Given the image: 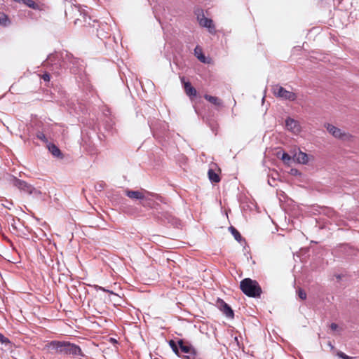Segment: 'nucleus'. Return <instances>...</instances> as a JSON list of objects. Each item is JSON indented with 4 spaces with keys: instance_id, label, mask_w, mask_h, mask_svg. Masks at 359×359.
<instances>
[{
    "instance_id": "1",
    "label": "nucleus",
    "mask_w": 359,
    "mask_h": 359,
    "mask_svg": "<svg viewBox=\"0 0 359 359\" xmlns=\"http://www.w3.org/2000/svg\"><path fill=\"white\" fill-rule=\"evenodd\" d=\"M47 346L52 353L70 355L74 357L84 355L78 345L67 341H51L47 344Z\"/></svg>"
},
{
    "instance_id": "2",
    "label": "nucleus",
    "mask_w": 359,
    "mask_h": 359,
    "mask_svg": "<svg viewBox=\"0 0 359 359\" xmlns=\"http://www.w3.org/2000/svg\"><path fill=\"white\" fill-rule=\"evenodd\" d=\"M64 57V53H50L43 62V65L53 74L60 75L66 69L67 62L65 61Z\"/></svg>"
},
{
    "instance_id": "3",
    "label": "nucleus",
    "mask_w": 359,
    "mask_h": 359,
    "mask_svg": "<svg viewBox=\"0 0 359 359\" xmlns=\"http://www.w3.org/2000/svg\"><path fill=\"white\" fill-rule=\"evenodd\" d=\"M240 288L245 295L250 297H259L262 292L258 282L249 278H244L241 281Z\"/></svg>"
},
{
    "instance_id": "4",
    "label": "nucleus",
    "mask_w": 359,
    "mask_h": 359,
    "mask_svg": "<svg viewBox=\"0 0 359 359\" xmlns=\"http://www.w3.org/2000/svg\"><path fill=\"white\" fill-rule=\"evenodd\" d=\"M152 214L156 219L164 224H170L175 227H178L180 225V221L177 218L169 211L163 209L161 206L157 210L153 212Z\"/></svg>"
},
{
    "instance_id": "5",
    "label": "nucleus",
    "mask_w": 359,
    "mask_h": 359,
    "mask_svg": "<svg viewBox=\"0 0 359 359\" xmlns=\"http://www.w3.org/2000/svg\"><path fill=\"white\" fill-rule=\"evenodd\" d=\"M11 181L13 185L17 187L21 191L27 193L29 195H33L35 197H39L41 195V192L39 190L35 189L32 185L28 184L24 180H21L14 176H11Z\"/></svg>"
},
{
    "instance_id": "6",
    "label": "nucleus",
    "mask_w": 359,
    "mask_h": 359,
    "mask_svg": "<svg viewBox=\"0 0 359 359\" xmlns=\"http://www.w3.org/2000/svg\"><path fill=\"white\" fill-rule=\"evenodd\" d=\"M65 61L67 62L66 69L69 68L72 74H79L83 69V61L68 52L65 53Z\"/></svg>"
},
{
    "instance_id": "7",
    "label": "nucleus",
    "mask_w": 359,
    "mask_h": 359,
    "mask_svg": "<svg viewBox=\"0 0 359 359\" xmlns=\"http://www.w3.org/2000/svg\"><path fill=\"white\" fill-rule=\"evenodd\" d=\"M325 128L334 137L343 140V141H349L352 138V135L348 133H346L341 130L340 128H337L336 126L330 124V123H325Z\"/></svg>"
},
{
    "instance_id": "8",
    "label": "nucleus",
    "mask_w": 359,
    "mask_h": 359,
    "mask_svg": "<svg viewBox=\"0 0 359 359\" xmlns=\"http://www.w3.org/2000/svg\"><path fill=\"white\" fill-rule=\"evenodd\" d=\"M272 91L276 97L285 100L294 101L297 97L294 93L288 91L279 85L273 86Z\"/></svg>"
},
{
    "instance_id": "9",
    "label": "nucleus",
    "mask_w": 359,
    "mask_h": 359,
    "mask_svg": "<svg viewBox=\"0 0 359 359\" xmlns=\"http://www.w3.org/2000/svg\"><path fill=\"white\" fill-rule=\"evenodd\" d=\"M154 196L153 194L146 191L144 194V198L141 200L140 204L143 207L153 209V212L157 210L160 205L152 199Z\"/></svg>"
},
{
    "instance_id": "10",
    "label": "nucleus",
    "mask_w": 359,
    "mask_h": 359,
    "mask_svg": "<svg viewBox=\"0 0 359 359\" xmlns=\"http://www.w3.org/2000/svg\"><path fill=\"white\" fill-rule=\"evenodd\" d=\"M216 306L227 318H233L234 317L233 311L223 299L218 298Z\"/></svg>"
},
{
    "instance_id": "11",
    "label": "nucleus",
    "mask_w": 359,
    "mask_h": 359,
    "mask_svg": "<svg viewBox=\"0 0 359 359\" xmlns=\"http://www.w3.org/2000/svg\"><path fill=\"white\" fill-rule=\"evenodd\" d=\"M199 25L201 27H206L208 29L210 33L214 34L215 32V27L213 24V21L210 19L207 18L204 16V15H202L201 17L199 15L197 17Z\"/></svg>"
},
{
    "instance_id": "12",
    "label": "nucleus",
    "mask_w": 359,
    "mask_h": 359,
    "mask_svg": "<svg viewBox=\"0 0 359 359\" xmlns=\"http://www.w3.org/2000/svg\"><path fill=\"white\" fill-rule=\"evenodd\" d=\"M292 158L294 161L299 163L306 164L308 163L309 158L306 153L302 151L300 149L294 150L292 152Z\"/></svg>"
},
{
    "instance_id": "13",
    "label": "nucleus",
    "mask_w": 359,
    "mask_h": 359,
    "mask_svg": "<svg viewBox=\"0 0 359 359\" xmlns=\"http://www.w3.org/2000/svg\"><path fill=\"white\" fill-rule=\"evenodd\" d=\"M146 190L143 189L142 191H133L130 189L125 190V194L131 199L139 200L140 202L142 199L144 198V194Z\"/></svg>"
},
{
    "instance_id": "14",
    "label": "nucleus",
    "mask_w": 359,
    "mask_h": 359,
    "mask_svg": "<svg viewBox=\"0 0 359 359\" xmlns=\"http://www.w3.org/2000/svg\"><path fill=\"white\" fill-rule=\"evenodd\" d=\"M286 128L294 133H298L299 131V125L297 121L293 118H287L285 121Z\"/></svg>"
},
{
    "instance_id": "15",
    "label": "nucleus",
    "mask_w": 359,
    "mask_h": 359,
    "mask_svg": "<svg viewBox=\"0 0 359 359\" xmlns=\"http://www.w3.org/2000/svg\"><path fill=\"white\" fill-rule=\"evenodd\" d=\"M177 344H178L180 351L184 353L188 354L189 353H193L194 351H196V349L194 348V346L191 344H190L189 343L184 342V341L182 339H180L177 341Z\"/></svg>"
},
{
    "instance_id": "16",
    "label": "nucleus",
    "mask_w": 359,
    "mask_h": 359,
    "mask_svg": "<svg viewBox=\"0 0 359 359\" xmlns=\"http://www.w3.org/2000/svg\"><path fill=\"white\" fill-rule=\"evenodd\" d=\"M184 87L185 93L188 96L190 97L196 96L197 91L195 88L191 86L190 82H185L184 83Z\"/></svg>"
},
{
    "instance_id": "17",
    "label": "nucleus",
    "mask_w": 359,
    "mask_h": 359,
    "mask_svg": "<svg viewBox=\"0 0 359 359\" xmlns=\"http://www.w3.org/2000/svg\"><path fill=\"white\" fill-rule=\"evenodd\" d=\"M9 224H11L13 230L15 232L20 231L21 228L23 226L22 222L18 218L13 217Z\"/></svg>"
},
{
    "instance_id": "18",
    "label": "nucleus",
    "mask_w": 359,
    "mask_h": 359,
    "mask_svg": "<svg viewBox=\"0 0 359 359\" xmlns=\"http://www.w3.org/2000/svg\"><path fill=\"white\" fill-rule=\"evenodd\" d=\"M204 98L215 106H220L222 104L221 100L219 98H218L217 97H215V96H212V95L205 94L204 95Z\"/></svg>"
},
{
    "instance_id": "19",
    "label": "nucleus",
    "mask_w": 359,
    "mask_h": 359,
    "mask_svg": "<svg viewBox=\"0 0 359 359\" xmlns=\"http://www.w3.org/2000/svg\"><path fill=\"white\" fill-rule=\"evenodd\" d=\"M48 150L53 154V156L55 157H61L62 158V152L60 149L54 144H50L48 146Z\"/></svg>"
},
{
    "instance_id": "20",
    "label": "nucleus",
    "mask_w": 359,
    "mask_h": 359,
    "mask_svg": "<svg viewBox=\"0 0 359 359\" xmlns=\"http://www.w3.org/2000/svg\"><path fill=\"white\" fill-rule=\"evenodd\" d=\"M208 175L210 182L217 183L220 181L219 176L212 169L208 170Z\"/></svg>"
},
{
    "instance_id": "21",
    "label": "nucleus",
    "mask_w": 359,
    "mask_h": 359,
    "mask_svg": "<svg viewBox=\"0 0 359 359\" xmlns=\"http://www.w3.org/2000/svg\"><path fill=\"white\" fill-rule=\"evenodd\" d=\"M229 230L230 231V232L231 233V234L233 236L234 238L239 243H241L242 241H244L241 235V233H239V231L236 229L234 228L233 226H231L229 228Z\"/></svg>"
},
{
    "instance_id": "22",
    "label": "nucleus",
    "mask_w": 359,
    "mask_h": 359,
    "mask_svg": "<svg viewBox=\"0 0 359 359\" xmlns=\"http://www.w3.org/2000/svg\"><path fill=\"white\" fill-rule=\"evenodd\" d=\"M169 345L170 346V348H172V350L173 351V352L179 355V346H178V344H177L176 342L173 340H170L169 341Z\"/></svg>"
},
{
    "instance_id": "23",
    "label": "nucleus",
    "mask_w": 359,
    "mask_h": 359,
    "mask_svg": "<svg viewBox=\"0 0 359 359\" xmlns=\"http://www.w3.org/2000/svg\"><path fill=\"white\" fill-rule=\"evenodd\" d=\"M8 22V16L3 13H0V25L6 26Z\"/></svg>"
},
{
    "instance_id": "24",
    "label": "nucleus",
    "mask_w": 359,
    "mask_h": 359,
    "mask_svg": "<svg viewBox=\"0 0 359 359\" xmlns=\"http://www.w3.org/2000/svg\"><path fill=\"white\" fill-rule=\"evenodd\" d=\"M22 1L28 7L33 9H37L39 8V6L33 0H22Z\"/></svg>"
},
{
    "instance_id": "25",
    "label": "nucleus",
    "mask_w": 359,
    "mask_h": 359,
    "mask_svg": "<svg viewBox=\"0 0 359 359\" xmlns=\"http://www.w3.org/2000/svg\"><path fill=\"white\" fill-rule=\"evenodd\" d=\"M36 136L39 140H41L43 142H44V143L48 142V139L43 132H41V131L37 132Z\"/></svg>"
},
{
    "instance_id": "26",
    "label": "nucleus",
    "mask_w": 359,
    "mask_h": 359,
    "mask_svg": "<svg viewBox=\"0 0 359 359\" xmlns=\"http://www.w3.org/2000/svg\"><path fill=\"white\" fill-rule=\"evenodd\" d=\"M291 159H292V157L290 154H288L286 152L283 153V154L281 156V160H283L285 163H289L290 161H291Z\"/></svg>"
},
{
    "instance_id": "27",
    "label": "nucleus",
    "mask_w": 359,
    "mask_h": 359,
    "mask_svg": "<svg viewBox=\"0 0 359 359\" xmlns=\"http://www.w3.org/2000/svg\"><path fill=\"white\" fill-rule=\"evenodd\" d=\"M106 184L104 182H100L95 186V189L97 191H102L104 188Z\"/></svg>"
},
{
    "instance_id": "28",
    "label": "nucleus",
    "mask_w": 359,
    "mask_h": 359,
    "mask_svg": "<svg viewBox=\"0 0 359 359\" xmlns=\"http://www.w3.org/2000/svg\"><path fill=\"white\" fill-rule=\"evenodd\" d=\"M183 359H197V352L196 351L193 353H189L187 355H184Z\"/></svg>"
},
{
    "instance_id": "29",
    "label": "nucleus",
    "mask_w": 359,
    "mask_h": 359,
    "mask_svg": "<svg viewBox=\"0 0 359 359\" xmlns=\"http://www.w3.org/2000/svg\"><path fill=\"white\" fill-rule=\"evenodd\" d=\"M197 50H198V47H196L195 48V54L197 57V58L202 62L205 63L206 61H205V55L203 54V53H200L199 55H198V52H197Z\"/></svg>"
},
{
    "instance_id": "30",
    "label": "nucleus",
    "mask_w": 359,
    "mask_h": 359,
    "mask_svg": "<svg viewBox=\"0 0 359 359\" xmlns=\"http://www.w3.org/2000/svg\"><path fill=\"white\" fill-rule=\"evenodd\" d=\"M297 292L298 296L301 299L304 300L306 299V293L302 289L299 288Z\"/></svg>"
},
{
    "instance_id": "31",
    "label": "nucleus",
    "mask_w": 359,
    "mask_h": 359,
    "mask_svg": "<svg viewBox=\"0 0 359 359\" xmlns=\"http://www.w3.org/2000/svg\"><path fill=\"white\" fill-rule=\"evenodd\" d=\"M0 341L2 344H8L10 343L9 339L7 337H4L1 334H0Z\"/></svg>"
},
{
    "instance_id": "32",
    "label": "nucleus",
    "mask_w": 359,
    "mask_h": 359,
    "mask_svg": "<svg viewBox=\"0 0 359 359\" xmlns=\"http://www.w3.org/2000/svg\"><path fill=\"white\" fill-rule=\"evenodd\" d=\"M337 355L342 359H354L353 358L350 357L341 351L337 353Z\"/></svg>"
},
{
    "instance_id": "33",
    "label": "nucleus",
    "mask_w": 359,
    "mask_h": 359,
    "mask_svg": "<svg viewBox=\"0 0 359 359\" xmlns=\"http://www.w3.org/2000/svg\"><path fill=\"white\" fill-rule=\"evenodd\" d=\"M50 74L48 72H45L43 75H42V79L45 81H50Z\"/></svg>"
},
{
    "instance_id": "34",
    "label": "nucleus",
    "mask_w": 359,
    "mask_h": 359,
    "mask_svg": "<svg viewBox=\"0 0 359 359\" xmlns=\"http://www.w3.org/2000/svg\"><path fill=\"white\" fill-rule=\"evenodd\" d=\"M326 214L332 218L336 215V213L332 209H327Z\"/></svg>"
},
{
    "instance_id": "35",
    "label": "nucleus",
    "mask_w": 359,
    "mask_h": 359,
    "mask_svg": "<svg viewBox=\"0 0 359 359\" xmlns=\"http://www.w3.org/2000/svg\"><path fill=\"white\" fill-rule=\"evenodd\" d=\"M94 287H95V288L96 290H102V291H104V292H107L113 293L112 292H111V291H109L108 290H106V289H104V287H102L101 286L95 285Z\"/></svg>"
},
{
    "instance_id": "36",
    "label": "nucleus",
    "mask_w": 359,
    "mask_h": 359,
    "mask_svg": "<svg viewBox=\"0 0 359 359\" xmlns=\"http://www.w3.org/2000/svg\"><path fill=\"white\" fill-rule=\"evenodd\" d=\"M330 329L333 331H335L338 328V325L336 323H332L330 326Z\"/></svg>"
},
{
    "instance_id": "37",
    "label": "nucleus",
    "mask_w": 359,
    "mask_h": 359,
    "mask_svg": "<svg viewBox=\"0 0 359 359\" xmlns=\"http://www.w3.org/2000/svg\"><path fill=\"white\" fill-rule=\"evenodd\" d=\"M337 279H340L341 278V276L340 275L337 276Z\"/></svg>"
}]
</instances>
